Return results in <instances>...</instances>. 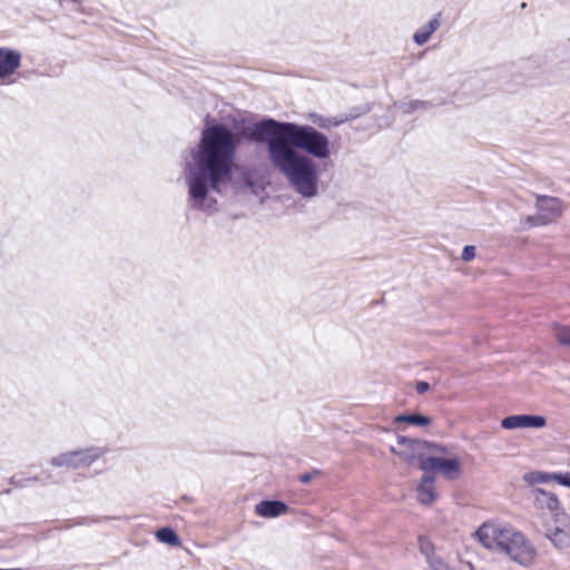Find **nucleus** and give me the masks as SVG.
<instances>
[{"label":"nucleus","instance_id":"1","mask_svg":"<svg viewBox=\"0 0 570 570\" xmlns=\"http://www.w3.org/2000/svg\"><path fill=\"white\" fill-rule=\"evenodd\" d=\"M237 147L235 134L224 124H210L207 117L200 140L184 167L189 208L207 213L216 210L217 199L212 191L220 193L222 186L232 179Z\"/></svg>","mask_w":570,"mask_h":570},{"label":"nucleus","instance_id":"2","mask_svg":"<svg viewBox=\"0 0 570 570\" xmlns=\"http://www.w3.org/2000/svg\"><path fill=\"white\" fill-rule=\"evenodd\" d=\"M249 139L256 142H266L269 148L287 146L295 150L301 149L318 159H326L331 156L328 137L308 125L265 118L253 125Z\"/></svg>","mask_w":570,"mask_h":570},{"label":"nucleus","instance_id":"3","mask_svg":"<svg viewBox=\"0 0 570 570\" xmlns=\"http://www.w3.org/2000/svg\"><path fill=\"white\" fill-rule=\"evenodd\" d=\"M272 166L286 179L288 186L302 198L313 199L320 194V173L316 163L289 147H267Z\"/></svg>","mask_w":570,"mask_h":570},{"label":"nucleus","instance_id":"4","mask_svg":"<svg viewBox=\"0 0 570 570\" xmlns=\"http://www.w3.org/2000/svg\"><path fill=\"white\" fill-rule=\"evenodd\" d=\"M475 537L484 548L504 552L513 562L523 568H531L535 563L537 548L523 533L511 527L483 523L476 530Z\"/></svg>","mask_w":570,"mask_h":570},{"label":"nucleus","instance_id":"5","mask_svg":"<svg viewBox=\"0 0 570 570\" xmlns=\"http://www.w3.org/2000/svg\"><path fill=\"white\" fill-rule=\"evenodd\" d=\"M391 451L406 463H460L452 449L439 443L399 436Z\"/></svg>","mask_w":570,"mask_h":570},{"label":"nucleus","instance_id":"6","mask_svg":"<svg viewBox=\"0 0 570 570\" xmlns=\"http://www.w3.org/2000/svg\"><path fill=\"white\" fill-rule=\"evenodd\" d=\"M108 448L89 446L61 453L51 463H94L99 460H107Z\"/></svg>","mask_w":570,"mask_h":570},{"label":"nucleus","instance_id":"7","mask_svg":"<svg viewBox=\"0 0 570 570\" xmlns=\"http://www.w3.org/2000/svg\"><path fill=\"white\" fill-rule=\"evenodd\" d=\"M420 468L423 470V474L416 485V500L423 505H431L439 498L435 487L438 478L428 465H420Z\"/></svg>","mask_w":570,"mask_h":570},{"label":"nucleus","instance_id":"8","mask_svg":"<svg viewBox=\"0 0 570 570\" xmlns=\"http://www.w3.org/2000/svg\"><path fill=\"white\" fill-rule=\"evenodd\" d=\"M546 425L547 420L544 416L533 414L509 415L501 421V426L505 430L542 429Z\"/></svg>","mask_w":570,"mask_h":570},{"label":"nucleus","instance_id":"9","mask_svg":"<svg viewBox=\"0 0 570 570\" xmlns=\"http://www.w3.org/2000/svg\"><path fill=\"white\" fill-rule=\"evenodd\" d=\"M535 207L546 224L552 223L562 215V202L557 197L538 195Z\"/></svg>","mask_w":570,"mask_h":570},{"label":"nucleus","instance_id":"10","mask_svg":"<svg viewBox=\"0 0 570 570\" xmlns=\"http://www.w3.org/2000/svg\"><path fill=\"white\" fill-rule=\"evenodd\" d=\"M21 66V53L14 49L0 48V79L12 76Z\"/></svg>","mask_w":570,"mask_h":570},{"label":"nucleus","instance_id":"11","mask_svg":"<svg viewBox=\"0 0 570 570\" xmlns=\"http://www.w3.org/2000/svg\"><path fill=\"white\" fill-rule=\"evenodd\" d=\"M287 510V504L279 500H263L255 505V513L266 519L281 517L285 514Z\"/></svg>","mask_w":570,"mask_h":570},{"label":"nucleus","instance_id":"12","mask_svg":"<svg viewBox=\"0 0 570 570\" xmlns=\"http://www.w3.org/2000/svg\"><path fill=\"white\" fill-rule=\"evenodd\" d=\"M532 497L534 505L542 510L556 514L560 508L558 498L550 492H547L540 488L532 490Z\"/></svg>","mask_w":570,"mask_h":570},{"label":"nucleus","instance_id":"13","mask_svg":"<svg viewBox=\"0 0 570 570\" xmlns=\"http://www.w3.org/2000/svg\"><path fill=\"white\" fill-rule=\"evenodd\" d=\"M546 537L559 549L570 548V521L562 527L547 529Z\"/></svg>","mask_w":570,"mask_h":570},{"label":"nucleus","instance_id":"14","mask_svg":"<svg viewBox=\"0 0 570 570\" xmlns=\"http://www.w3.org/2000/svg\"><path fill=\"white\" fill-rule=\"evenodd\" d=\"M440 13H438L429 21L428 24L422 26L415 31V33L413 35V41L419 46L425 45L429 41L431 35L435 32L440 28Z\"/></svg>","mask_w":570,"mask_h":570},{"label":"nucleus","instance_id":"15","mask_svg":"<svg viewBox=\"0 0 570 570\" xmlns=\"http://www.w3.org/2000/svg\"><path fill=\"white\" fill-rule=\"evenodd\" d=\"M438 479L449 481L456 480L461 476V465H428Z\"/></svg>","mask_w":570,"mask_h":570},{"label":"nucleus","instance_id":"16","mask_svg":"<svg viewBox=\"0 0 570 570\" xmlns=\"http://www.w3.org/2000/svg\"><path fill=\"white\" fill-rule=\"evenodd\" d=\"M394 423H406L415 426H428L431 424V419L420 413H410L395 416Z\"/></svg>","mask_w":570,"mask_h":570},{"label":"nucleus","instance_id":"17","mask_svg":"<svg viewBox=\"0 0 570 570\" xmlns=\"http://www.w3.org/2000/svg\"><path fill=\"white\" fill-rule=\"evenodd\" d=\"M552 333L561 346L570 348V326L554 323L552 325Z\"/></svg>","mask_w":570,"mask_h":570},{"label":"nucleus","instance_id":"18","mask_svg":"<svg viewBox=\"0 0 570 570\" xmlns=\"http://www.w3.org/2000/svg\"><path fill=\"white\" fill-rule=\"evenodd\" d=\"M523 479L529 484H539V483H548L550 481H554L556 473H547V472H530L524 474Z\"/></svg>","mask_w":570,"mask_h":570},{"label":"nucleus","instance_id":"19","mask_svg":"<svg viewBox=\"0 0 570 570\" xmlns=\"http://www.w3.org/2000/svg\"><path fill=\"white\" fill-rule=\"evenodd\" d=\"M157 539L163 542L170 546H178L179 544V538L175 533V531L170 528H161L156 532Z\"/></svg>","mask_w":570,"mask_h":570},{"label":"nucleus","instance_id":"20","mask_svg":"<svg viewBox=\"0 0 570 570\" xmlns=\"http://www.w3.org/2000/svg\"><path fill=\"white\" fill-rule=\"evenodd\" d=\"M429 107H430V104L428 101H423V100H409V101L401 102L399 105V108L404 114H412L413 111H415L417 109H428Z\"/></svg>","mask_w":570,"mask_h":570},{"label":"nucleus","instance_id":"21","mask_svg":"<svg viewBox=\"0 0 570 570\" xmlns=\"http://www.w3.org/2000/svg\"><path fill=\"white\" fill-rule=\"evenodd\" d=\"M430 570H451L449 564L444 562L440 557H429Z\"/></svg>","mask_w":570,"mask_h":570},{"label":"nucleus","instance_id":"22","mask_svg":"<svg viewBox=\"0 0 570 570\" xmlns=\"http://www.w3.org/2000/svg\"><path fill=\"white\" fill-rule=\"evenodd\" d=\"M420 550L425 556L428 563H429V557H436L433 553L432 544L426 539L420 538Z\"/></svg>","mask_w":570,"mask_h":570},{"label":"nucleus","instance_id":"23","mask_svg":"<svg viewBox=\"0 0 570 570\" xmlns=\"http://www.w3.org/2000/svg\"><path fill=\"white\" fill-rule=\"evenodd\" d=\"M543 225H547V224L543 223V218L541 217L539 212L535 216H528L524 220V226L529 227V228L537 227V226H543Z\"/></svg>","mask_w":570,"mask_h":570},{"label":"nucleus","instance_id":"24","mask_svg":"<svg viewBox=\"0 0 570 570\" xmlns=\"http://www.w3.org/2000/svg\"><path fill=\"white\" fill-rule=\"evenodd\" d=\"M461 257L464 262L472 261L475 257V247L472 245L464 246Z\"/></svg>","mask_w":570,"mask_h":570},{"label":"nucleus","instance_id":"25","mask_svg":"<svg viewBox=\"0 0 570 570\" xmlns=\"http://www.w3.org/2000/svg\"><path fill=\"white\" fill-rule=\"evenodd\" d=\"M559 484L570 488V472L556 473V479Z\"/></svg>","mask_w":570,"mask_h":570},{"label":"nucleus","instance_id":"26","mask_svg":"<svg viewBox=\"0 0 570 570\" xmlns=\"http://www.w3.org/2000/svg\"><path fill=\"white\" fill-rule=\"evenodd\" d=\"M37 481V478H28L26 480H22V479H18L16 476L12 478V482L16 484V485H19V487H26V485H29L30 483Z\"/></svg>","mask_w":570,"mask_h":570},{"label":"nucleus","instance_id":"27","mask_svg":"<svg viewBox=\"0 0 570 570\" xmlns=\"http://www.w3.org/2000/svg\"><path fill=\"white\" fill-rule=\"evenodd\" d=\"M429 389H430V384L428 382L419 381L415 384V390L419 394H424L425 392L429 391Z\"/></svg>","mask_w":570,"mask_h":570},{"label":"nucleus","instance_id":"28","mask_svg":"<svg viewBox=\"0 0 570 570\" xmlns=\"http://www.w3.org/2000/svg\"><path fill=\"white\" fill-rule=\"evenodd\" d=\"M320 472L318 470H313L312 472L304 473L299 476V481L302 483H308L315 475H317Z\"/></svg>","mask_w":570,"mask_h":570},{"label":"nucleus","instance_id":"29","mask_svg":"<svg viewBox=\"0 0 570 570\" xmlns=\"http://www.w3.org/2000/svg\"><path fill=\"white\" fill-rule=\"evenodd\" d=\"M0 570H22V569L16 568V569H0Z\"/></svg>","mask_w":570,"mask_h":570}]
</instances>
